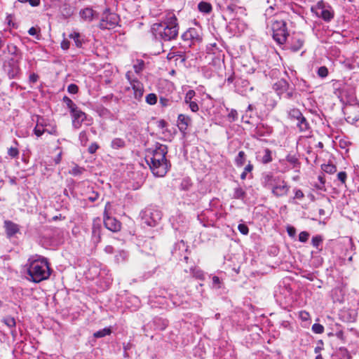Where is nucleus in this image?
Wrapping results in <instances>:
<instances>
[{"label": "nucleus", "mask_w": 359, "mask_h": 359, "mask_svg": "<svg viewBox=\"0 0 359 359\" xmlns=\"http://www.w3.org/2000/svg\"><path fill=\"white\" fill-rule=\"evenodd\" d=\"M161 211L154 209L146 210L143 214V219L145 224L150 226H154L161 219Z\"/></svg>", "instance_id": "9"}, {"label": "nucleus", "mask_w": 359, "mask_h": 359, "mask_svg": "<svg viewBox=\"0 0 359 359\" xmlns=\"http://www.w3.org/2000/svg\"><path fill=\"white\" fill-rule=\"evenodd\" d=\"M79 140L83 145H85L88 141L87 133L86 131H81L79 134Z\"/></svg>", "instance_id": "40"}, {"label": "nucleus", "mask_w": 359, "mask_h": 359, "mask_svg": "<svg viewBox=\"0 0 359 359\" xmlns=\"http://www.w3.org/2000/svg\"><path fill=\"white\" fill-rule=\"evenodd\" d=\"M253 169V165L249 163L244 168V170L245 171V172H250Z\"/></svg>", "instance_id": "62"}, {"label": "nucleus", "mask_w": 359, "mask_h": 359, "mask_svg": "<svg viewBox=\"0 0 359 359\" xmlns=\"http://www.w3.org/2000/svg\"><path fill=\"white\" fill-rule=\"evenodd\" d=\"M263 125L262 124H259L257 126L256 128H255V133L256 135H257L258 136H263L264 135V133L262 130V128H263Z\"/></svg>", "instance_id": "56"}, {"label": "nucleus", "mask_w": 359, "mask_h": 359, "mask_svg": "<svg viewBox=\"0 0 359 359\" xmlns=\"http://www.w3.org/2000/svg\"><path fill=\"white\" fill-rule=\"evenodd\" d=\"M322 241L323 238L320 236H316L312 238L311 243L315 248H318Z\"/></svg>", "instance_id": "38"}, {"label": "nucleus", "mask_w": 359, "mask_h": 359, "mask_svg": "<svg viewBox=\"0 0 359 359\" xmlns=\"http://www.w3.org/2000/svg\"><path fill=\"white\" fill-rule=\"evenodd\" d=\"M39 32H40V29L39 28L37 29V28L34 27H31L28 30L29 34L32 35V36H35L37 39H40Z\"/></svg>", "instance_id": "39"}, {"label": "nucleus", "mask_w": 359, "mask_h": 359, "mask_svg": "<svg viewBox=\"0 0 359 359\" xmlns=\"http://www.w3.org/2000/svg\"><path fill=\"white\" fill-rule=\"evenodd\" d=\"M297 126L301 132L308 131L310 128L309 123L304 116L297 120Z\"/></svg>", "instance_id": "19"}, {"label": "nucleus", "mask_w": 359, "mask_h": 359, "mask_svg": "<svg viewBox=\"0 0 359 359\" xmlns=\"http://www.w3.org/2000/svg\"><path fill=\"white\" fill-rule=\"evenodd\" d=\"M168 147L157 143L154 149L147 151L145 159L155 176L163 177L169 168V162L166 158Z\"/></svg>", "instance_id": "2"}, {"label": "nucleus", "mask_w": 359, "mask_h": 359, "mask_svg": "<svg viewBox=\"0 0 359 359\" xmlns=\"http://www.w3.org/2000/svg\"><path fill=\"white\" fill-rule=\"evenodd\" d=\"M191 123V119L189 116L185 114H180L177 117V126L180 132L185 133L189 126Z\"/></svg>", "instance_id": "14"}, {"label": "nucleus", "mask_w": 359, "mask_h": 359, "mask_svg": "<svg viewBox=\"0 0 359 359\" xmlns=\"http://www.w3.org/2000/svg\"><path fill=\"white\" fill-rule=\"evenodd\" d=\"M311 329L316 334H322L324 332V327L319 323L313 324Z\"/></svg>", "instance_id": "34"}, {"label": "nucleus", "mask_w": 359, "mask_h": 359, "mask_svg": "<svg viewBox=\"0 0 359 359\" xmlns=\"http://www.w3.org/2000/svg\"><path fill=\"white\" fill-rule=\"evenodd\" d=\"M228 117L231 119V121H234L238 118L237 111L235 109H231V111L228 114Z\"/></svg>", "instance_id": "49"}, {"label": "nucleus", "mask_w": 359, "mask_h": 359, "mask_svg": "<svg viewBox=\"0 0 359 359\" xmlns=\"http://www.w3.org/2000/svg\"><path fill=\"white\" fill-rule=\"evenodd\" d=\"M195 92L193 90H189L187 92L184 97V102L185 103L188 104L190 102H192V98L195 96Z\"/></svg>", "instance_id": "37"}, {"label": "nucleus", "mask_w": 359, "mask_h": 359, "mask_svg": "<svg viewBox=\"0 0 359 359\" xmlns=\"http://www.w3.org/2000/svg\"><path fill=\"white\" fill-rule=\"evenodd\" d=\"M126 77L133 90L134 97L137 100H140L144 92L143 84L136 78L133 77L131 72H128L126 74Z\"/></svg>", "instance_id": "8"}, {"label": "nucleus", "mask_w": 359, "mask_h": 359, "mask_svg": "<svg viewBox=\"0 0 359 359\" xmlns=\"http://www.w3.org/2000/svg\"><path fill=\"white\" fill-rule=\"evenodd\" d=\"M272 160L271 151L269 149H265L263 151V156L260 159L261 162L264 164H266L271 162Z\"/></svg>", "instance_id": "22"}, {"label": "nucleus", "mask_w": 359, "mask_h": 359, "mask_svg": "<svg viewBox=\"0 0 359 359\" xmlns=\"http://www.w3.org/2000/svg\"><path fill=\"white\" fill-rule=\"evenodd\" d=\"M316 9L318 11L316 14L325 21L329 22L334 18V11L323 1L317 4Z\"/></svg>", "instance_id": "10"}, {"label": "nucleus", "mask_w": 359, "mask_h": 359, "mask_svg": "<svg viewBox=\"0 0 359 359\" xmlns=\"http://www.w3.org/2000/svg\"><path fill=\"white\" fill-rule=\"evenodd\" d=\"M83 172V169L79 168V166L74 167L72 170L69 172V173L72 175H81Z\"/></svg>", "instance_id": "46"}, {"label": "nucleus", "mask_w": 359, "mask_h": 359, "mask_svg": "<svg viewBox=\"0 0 359 359\" xmlns=\"http://www.w3.org/2000/svg\"><path fill=\"white\" fill-rule=\"evenodd\" d=\"M188 104H189L190 109L193 112H196L198 111V109H199L198 105L196 102H190L189 103H188Z\"/></svg>", "instance_id": "50"}, {"label": "nucleus", "mask_w": 359, "mask_h": 359, "mask_svg": "<svg viewBox=\"0 0 359 359\" xmlns=\"http://www.w3.org/2000/svg\"><path fill=\"white\" fill-rule=\"evenodd\" d=\"M79 88L76 84L72 83L68 86L67 91L71 94H76L78 93Z\"/></svg>", "instance_id": "45"}, {"label": "nucleus", "mask_w": 359, "mask_h": 359, "mask_svg": "<svg viewBox=\"0 0 359 359\" xmlns=\"http://www.w3.org/2000/svg\"><path fill=\"white\" fill-rule=\"evenodd\" d=\"M303 115L301 111L297 109H292L289 111V116L291 118H294L297 121Z\"/></svg>", "instance_id": "30"}, {"label": "nucleus", "mask_w": 359, "mask_h": 359, "mask_svg": "<svg viewBox=\"0 0 359 359\" xmlns=\"http://www.w3.org/2000/svg\"><path fill=\"white\" fill-rule=\"evenodd\" d=\"M159 103L162 107H167L170 104V100L165 97H161L159 100Z\"/></svg>", "instance_id": "57"}, {"label": "nucleus", "mask_w": 359, "mask_h": 359, "mask_svg": "<svg viewBox=\"0 0 359 359\" xmlns=\"http://www.w3.org/2000/svg\"><path fill=\"white\" fill-rule=\"evenodd\" d=\"M236 4H230L227 6L226 9L230 11L231 13H233L236 10Z\"/></svg>", "instance_id": "64"}, {"label": "nucleus", "mask_w": 359, "mask_h": 359, "mask_svg": "<svg viewBox=\"0 0 359 359\" xmlns=\"http://www.w3.org/2000/svg\"><path fill=\"white\" fill-rule=\"evenodd\" d=\"M182 39L184 41H189L192 43L200 42L202 40L200 32L196 28L188 29L182 35Z\"/></svg>", "instance_id": "12"}, {"label": "nucleus", "mask_w": 359, "mask_h": 359, "mask_svg": "<svg viewBox=\"0 0 359 359\" xmlns=\"http://www.w3.org/2000/svg\"><path fill=\"white\" fill-rule=\"evenodd\" d=\"M309 237V233L306 231H302L299 235V241L300 242H306Z\"/></svg>", "instance_id": "44"}, {"label": "nucleus", "mask_w": 359, "mask_h": 359, "mask_svg": "<svg viewBox=\"0 0 359 359\" xmlns=\"http://www.w3.org/2000/svg\"><path fill=\"white\" fill-rule=\"evenodd\" d=\"M300 316H301V318H302V319L303 320H308L309 315V313H308L307 312H306V311H302V312L300 313Z\"/></svg>", "instance_id": "60"}, {"label": "nucleus", "mask_w": 359, "mask_h": 359, "mask_svg": "<svg viewBox=\"0 0 359 359\" xmlns=\"http://www.w3.org/2000/svg\"><path fill=\"white\" fill-rule=\"evenodd\" d=\"M264 187L271 190L276 197H283L288 194L290 187L280 176L267 175L264 177Z\"/></svg>", "instance_id": "4"}, {"label": "nucleus", "mask_w": 359, "mask_h": 359, "mask_svg": "<svg viewBox=\"0 0 359 359\" xmlns=\"http://www.w3.org/2000/svg\"><path fill=\"white\" fill-rule=\"evenodd\" d=\"M2 322L8 326L9 328H15V320L13 317L11 316H6L2 319Z\"/></svg>", "instance_id": "26"}, {"label": "nucleus", "mask_w": 359, "mask_h": 359, "mask_svg": "<svg viewBox=\"0 0 359 359\" xmlns=\"http://www.w3.org/2000/svg\"><path fill=\"white\" fill-rule=\"evenodd\" d=\"M125 141L121 138H115L111 141V146L114 149H118L124 147Z\"/></svg>", "instance_id": "23"}, {"label": "nucleus", "mask_w": 359, "mask_h": 359, "mask_svg": "<svg viewBox=\"0 0 359 359\" xmlns=\"http://www.w3.org/2000/svg\"><path fill=\"white\" fill-rule=\"evenodd\" d=\"M145 100L147 104L153 105L157 102V96L154 93H149L146 96Z\"/></svg>", "instance_id": "31"}, {"label": "nucleus", "mask_w": 359, "mask_h": 359, "mask_svg": "<svg viewBox=\"0 0 359 359\" xmlns=\"http://www.w3.org/2000/svg\"><path fill=\"white\" fill-rule=\"evenodd\" d=\"M304 197V194L300 189L294 190V198L298 199H302Z\"/></svg>", "instance_id": "54"}, {"label": "nucleus", "mask_w": 359, "mask_h": 359, "mask_svg": "<svg viewBox=\"0 0 359 359\" xmlns=\"http://www.w3.org/2000/svg\"><path fill=\"white\" fill-rule=\"evenodd\" d=\"M39 79V76L34 73L30 74L29 77V81L31 83H36Z\"/></svg>", "instance_id": "59"}, {"label": "nucleus", "mask_w": 359, "mask_h": 359, "mask_svg": "<svg viewBox=\"0 0 359 359\" xmlns=\"http://www.w3.org/2000/svg\"><path fill=\"white\" fill-rule=\"evenodd\" d=\"M245 194V192L241 187H236L234 189L233 197L234 198L240 199L243 198Z\"/></svg>", "instance_id": "32"}, {"label": "nucleus", "mask_w": 359, "mask_h": 359, "mask_svg": "<svg viewBox=\"0 0 359 359\" xmlns=\"http://www.w3.org/2000/svg\"><path fill=\"white\" fill-rule=\"evenodd\" d=\"M61 13L65 18H69L74 13V8L67 4H64L61 7Z\"/></svg>", "instance_id": "20"}, {"label": "nucleus", "mask_w": 359, "mask_h": 359, "mask_svg": "<svg viewBox=\"0 0 359 359\" xmlns=\"http://www.w3.org/2000/svg\"><path fill=\"white\" fill-rule=\"evenodd\" d=\"M273 39L280 44H283L288 35L286 24L282 20H273L271 24Z\"/></svg>", "instance_id": "5"}, {"label": "nucleus", "mask_w": 359, "mask_h": 359, "mask_svg": "<svg viewBox=\"0 0 359 359\" xmlns=\"http://www.w3.org/2000/svg\"><path fill=\"white\" fill-rule=\"evenodd\" d=\"M322 169L324 172L330 174L334 173L337 170L336 167L332 164H324L322 165Z\"/></svg>", "instance_id": "33"}, {"label": "nucleus", "mask_w": 359, "mask_h": 359, "mask_svg": "<svg viewBox=\"0 0 359 359\" xmlns=\"http://www.w3.org/2000/svg\"><path fill=\"white\" fill-rule=\"evenodd\" d=\"M111 207L109 202L107 203L104 212V224L105 227L111 231L117 232L121 230V222L116 218L109 215V210Z\"/></svg>", "instance_id": "7"}, {"label": "nucleus", "mask_w": 359, "mask_h": 359, "mask_svg": "<svg viewBox=\"0 0 359 359\" xmlns=\"http://www.w3.org/2000/svg\"><path fill=\"white\" fill-rule=\"evenodd\" d=\"M144 67V62L142 60H137L136 61V63L133 65V68L135 72V73L139 74L140 73Z\"/></svg>", "instance_id": "29"}, {"label": "nucleus", "mask_w": 359, "mask_h": 359, "mask_svg": "<svg viewBox=\"0 0 359 359\" xmlns=\"http://www.w3.org/2000/svg\"><path fill=\"white\" fill-rule=\"evenodd\" d=\"M198 8L201 12L208 13L212 10V6L209 3L207 2H201L198 4Z\"/></svg>", "instance_id": "25"}, {"label": "nucleus", "mask_w": 359, "mask_h": 359, "mask_svg": "<svg viewBox=\"0 0 359 359\" xmlns=\"http://www.w3.org/2000/svg\"><path fill=\"white\" fill-rule=\"evenodd\" d=\"M318 75L320 78H325L328 75V69L326 67L323 66L318 68Z\"/></svg>", "instance_id": "36"}, {"label": "nucleus", "mask_w": 359, "mask_h": 359, "mask_svg": "<svg viewBox=\"0 0 359 359\" xmlns=\"http://www.w3.org/2000/svg\"><path fill=\"white\" fill-rule=\"evenodd\" d=\"M8 51L11 52L12 54H16L17 53L18 48L13 44L8 45Z\"/></svg>", "instance_id": "58"}, {"label": "nucleus", "mask_w": 359, "mask_h": 359, "mask_svg": "<svg viewBox=\"0 0 359 359\" xmlns=\"http://www.w3.org/2000/svg\"><path fill=\"white\" fill-rule=\"evenodd\" d=\"M101 222L100 219H95L93 224L92 235L95 242L98 243L100 241V232H101Z\"/></svg>", "instance_id": "15"}, {"label": "nucleus", "mask_w": 359, "mask_h": 359, "mask_svg": "<svg viewBox=\"0 0 359 359\" xmlns=\"http://www.w3.org/2000/svg\"><path fill=\"white\" fill-rule=\"evenodd\" d=\"M118 22V17L116 14L110 13L108 9H107L104 13L103 16L100 22L99 27L100 29H111L116 27Z\"/></svg>", "instance_id": "6"}, {"label": "nucleus", "mask_w": 359, "mask_h": 359, "mask_svg": "<svg viewBox=\"0 0 359 359\" xmlns=\"http://www.w3.org/2000/svg\"><path fill=\"white\" fill-rule=\"evenodd\" d=\"M62 100L69 109L70 113L78 108L76 104L69 97L65 96Z\"/></svg>", "instance_id": "24"}, {"label": "nucleus", "mask_w": 359, "mask_h": 359, "mask_svg": "<svg viewBox=\"0 0 359 359\" xmlns=\"http://www.w3.org/2000/svg\"><path fill=\"white\" fill-rule=\"evenodd\" d=\"M19 2L25 4L29 3L30 6L35 7L40 4V0H18Z\"/></svg>", "instance_id": "42"}, {"label": "nucleus", "mask_w": 359, "mask_h": 359, "mask_svg": "<svg viewBox=\"0 0 359 359\" xmlns=\"http://www.w3.org/2000/svg\"><path fill=\"white\" fill-rule=\"evenodd\" d=\"M212 283L215 285H218V287H219V283H220V280L219 278V277L217 276H213L212 277Z\"/></svg>", "instance_id": "63"}, {"label": "nucleus", "mask_w": 359, "mask_h": 359, "mask_svg": "<svg viewBox=\"0 0 359 359\" xmlns=\"http://www.w3.org/2000/svg\"><path fill=\"white\" fill-rule=\"evenodd\" d=\"M4 227L5 229L6 234L8 238L13 237L16 233H19L20 231L19 225L10 220L4 221Z\"/></svg>", "instance_id": "13"}, {"label": "nucleus", "mask_w": 359, "mask_h": 359, "mask_svg": "<svg viewBox=\"0 0 359 359\" xmlns=\"http://www.w3.org/2000/svg\"><path fill=\"white\" fill-rule=\"evenodd\" d=\"M359 115L357 114L353 117L351 116H348L346 117V121L351 123H355L358 121Z\"/></svg>", "instance_id": "53"}, {"label": "nucleus", "mask_w": 359, "mask_h": 359, "mask_svg": "<svg viewBox=\"0 0 359 359\" xmlns=\"http://www.w3.org/2000/svg\"><path fill=\"white\" fill-rule=\"evenodd\" d=\"M69 37L74 40L77 48H81L82 46L83 40L81 39V35L79 32H73L69 35Z\"/></svg>", "instance_id": "21"}, {"label": "nucleus", "mask_w": 359, "mask_h": 359, "mask_svg": "<svg viewBox=\"0 0 359 359\" xmlns=\"http://www.w3.org/2000/svg\"><path fill=\"white\" fill-rule=\"evenodd\" d=\"M288 83L285 80H280L273 85V89L278 95H283L288 88Z\"/></svg>", "instance_id": "17"}, {"label": "nucleus", "mask_w": 359, "mask_h": 359, "mask_svg": "<svg viewBox=\"0 0 359 359\" xmlns=\"http://www.w3.org/2000/svg\"><path fill=\"white\" fill-rule=\"evenodd\" d=\"M104 251H105V252H107L108 254H111L114 252V248L111 245H107L104 248Z\"/></svg>", "instance_id": "61"}, {"label": "nucleus", "mask_w": 359, "mask_h": 359, "mask_svg": "<svg viewBox=\"0 0 359 359\" xmlns=\"http://www.w3.org/2000/svg\"><path fill=\"white\" fill-rule=\"evenodd\" d=\"M245 154L243 151H241L238 152V156L236 158V164L237 166H242L245 163Z\"/></svg>", "instance_id": "28"}, {"label": "nucleus", "mask_w": 359, "mask_h": 359, "mask_svg": "<svg viewBox=\"0 0 359 359\" xmlns=\"http://www.w3.org/2000/svg\"><path fill=\"white\" fill-rule=\"evenodd\" d=\"M45 131L46 130L39 126V121H38L37 124L34 130V134L37 137H40L44 133Z\"/></svg>", "instance_id": "41"}, {"label": "nucleus", "mask_w": 359, "mask_h": 359, "mask_svg": "<svg viewBox=\"0 0 359 359\" xmlns=\"http://www.w3.org/2000/svg\"><path fill=\"white\" fill-rule=\"evenodd\" d=\"M179 29L175 14L173 12H167L159 22L153 24L151 30L156 39L170 41L177 39Z\"/></svg>", "instance_id": "1"}, {"label": "nucleus", "mask_w": 359, "mask_h": 359, "mask_svg": "<svg viewBox=\"0 0 359 359\" xmlns=\"http://www.w3.org/2000/svg\"><path fill=\"white\" fill-rule=\"evenodd\" d=\"M111 332V330L110 328H108V327H105L102 330H100L96 332H95L93 334V336L95 337V338H101V337H104L107 335H109Z\"/></svg>", "instance_id": "27"}, {"label": "nucleus", "mask_w": 359, "mask_h": 359, "mask_svg": "<svg viewBox=\"0 0 359 359\" xmlns=\"http://www.w3.org/2000/svg\"><path fill=\"white\" fill-rule=\"evenodd\" d=\"M8 154L11 158H17L19 156V150L17 147H10L8 149Z\"/></svg>", "instance_id": "35"}, {"label": "nucleus", "mask_w": 359, "mask_h": 359, "mask_svg": "<svg viewBox=\"0 0 359 359\" xmlns=\"http://www.w3.org/2000/svg\"><path fill=\"white\" fill-rule=\"evenodd\" d=\"M238 229L243 235H247L249 233L248 227L244 224H240L238 226Z\"/></svg>", "instance_id": "43"}, {"label": "nucleus", "mask_w": 359, "mask_h": 359, "mask_svg": "<svg viewBox=\"0 0 359 359\" xmlns=\"http://www.w3.org/2000/svg\"><path fill=\"white\" fill-rule=\"evenodd\" d=\"M99 194L97 192L92 191L91 194L88 197V199L91 202H95L97 200Z\"/></svg>", "instance_id": "52"}, {"label": "nucleus", "mask_w": 359, "mask_h": 359, "mask_svg": "<svg viewBox=\"0 0 359 359\" xmlns=\"http://www.w3.org/2000/svg\"><path fill=\"white\" fill-rule=\"evenodd\" d=\"M79 14L83 20L88 22L92 21L97 16V13L90 8H86L81 10Z\"/></svg>", "instance_id": "16"}, {"label": "nucleus", "mask_w": 359, "mask_h": 359, "mask_svg": "<svg viewBox=\"0 0 359 359\" xmlns=\"http://www.w3.org/2000/svg\"><path fill=\"white\" fill-rule=\"evenodd\" d=\"M27 273L32 281L40 283L50 277L51 270L46 259H29Z\"/></svg>", "instance_id": "3"}, {"label": "nucleus", "mask_w": 359, "mask_h": 359, "mask_svg": "<svg viewBox=\"0 0 359 359\" xmlns=\"http://www.w3.org/2000/svg\"><path fill=\"white\" fill-rule=\"evenodd\" d=\"M70 43L67 39H64L60 44L61 48L64 50H67L69 48Z\"/></svg>", "instance_id": "47"}, {"label": "nucleus", "mask_w": 359, "mask_h": 359, "mask_svg": "<svg viewBox=\"0 0 359 359\" xmlns=\"http://www.w3.org/2000/svg\"><path fill=\"white\" fill-rule=\"evenodd\" d=\"M304 45V40L299 37L294 36L292 39L290 49L293 52L299 50Z\"/></svg>", "instance_id": "18"}, {"label": "nucleus", "mask_w": 359, "mask_h": 359, "mask_svg": "<svg viewBox=\"0 0 359 359\" xmlns=\"http://www.w3.org/2000/svg\"><path fill=\"white\" fill-rule=\"evenodd\" d=\"M323 349V342L322 340H320L318 342V346L314 349V352L318 355V354H320V352Z\"/></svg>", "instance_id": "51"}, {"label": "nucleus", "mask_w": 359, "mask_h": 359, "mask_svg": "<svg viewBox=\"0 0 359 359\" xmlns=\"http://www.w3.org/2000/svg\"><path fill=\"white\" fill-rule=\"evenodd\" d=\"M347 175L345 172H339L337 174V178L341 183H345Z\"/></svg>", "instance_id": "48"}, {"label": "nucleus", "mask_w": 359, "mask_h": 359, "mask_svg": "<svg viewBox=\"0 0 359 359\" xmlns=\"http://www.w3.org/2000/svg\"><path fill=\"white\" fill-rule=\"evenodd\" d=\"M98 149V145L96 143H93L88 147V152L90 154H94Z\"/></svg>", "instance_id": "55"}, {"label": "nucleus", "mask_w": 359, "mask_h": 359, "mask_svg": "<svg viewBox=\"0 0 359 359\" xmlns=\"http://www.w3.org/2000/svg\"><path fill=\"white\" fill-rule=\"evenodd\" d=\"M70 114L72 118V126L74 128L79 129L85 121H87V125L91 124V120L88 119L86 114L79 108Z\"/></svg>", "instance_id": "11"}]
</instances>
